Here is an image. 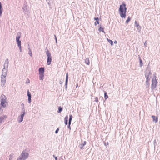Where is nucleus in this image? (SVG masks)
<instances>
[{
    "label": "nucleus",
    "instance_id": "nucleus-1",
    "mask_svg": "<svg viewBox=\"0 0 160 160\" xmlns=\"http://www.w3.org/2000/svg\"><path fill=\"white\" fill-rule=\"evenodd\" d=\"M127 10L126 4L123 2L120 5L118 9L119 13L122 19L126 18Z\"/></svg>",
    "mask_w": 160,
    "mask_h": 160
},
{
    "label": "nucleus",
    "instance_id": "nucleus-2",
    "mask_svg": "<svg viewBox=\"0 0 160 160\" xmlns=\"http://www.w3.org/2000/svg\"><path fill=\"white\" fill-rule=\"evenodd\" d=\"M45 50H47L46 55L47 58V64L48 65H50L51 64L52 61L51 54L50 52L49 51L47 47L46 48Z\"/></svg>",
    "mask_w": 160,
    "mask_h": 160
},
{
    "label": "nucleus",
    "instance_id": "nucleus-3",
    "mask_svg": "<svg viewBox=\"0 0 160 160\" xmlns=\"http://www.w3.org/2000/svg\"><path fill=\"white\" fill-rule=\"evenodd\" d=\"M28 153H26L22 152L20 156L17 158V160H26L28 157Z\"/></svg>",
    "mask_w": 160,
    "mask_h": 160
},
{
    "label": "nucleus",
    "instance_id": "nucleus-4",
    "mask_svg": "<svg viewBox=\"0 0 160 160\" xmlns=\"http://www.w3.org/2000/svg\"><path fill=\"white\" fill-rule=\"evenodd\" d=\"M39 78L40 80H43L44 79L45 68L44 67H41L39 68Z\"/></svg>",
    "mask_w": 160,
    "mask_h": 160
},
{
    "label": "nucleus",
    "instance_id": "nucleus-5",
    "mask_svg": "<svg viewBox=\"0 0 160 160\" xmlns=\"http://www.w3.org/2000/svg\"><path fill=\"white\" fill-rule=\"evenodd\" d=\"M6 97L5 95L2 94L1 97V106L2 107L4 108L6 107L5 103L6 102Z\"/></svg>",
    "mask_w": 160,
    "mask_h": 160
},
{
    "label": "nucleus",
    "instance_id": "nucleus-6",
    "mask_svg": "<svg viewBox=\"0 0 160 160\" xmlns=\"http://www.w3.org/2000/svg\"><path fill=\"white\" fill-rule=\"evenodd\" d=\"M156 74V73H155V79L153 78L152 80V83L151 84V89L152 90H153L156 88L157 86V83H158L157 79H156V76L155 75Z\"/></svg>",
    "mask_w": 160,
    "mask_h": 160
},
{
    "label": "nucleus",
    "instance_id": "nucleus-7",
    "mask_svg": "<svg viewBox=\"0 0 160 160\" xmlns=\"http://www.w3.org/2000/svg\"><path fill=\"white\" fill-rule=\"evenodd\" d=\"M5 67V65H4V68L2 70L1 75V77H3L4 78H5L7 75V72L8 71V68H6V69Z\"/></svg>",
    "mask_w": 160,
    "mask_h": 160
},
{
    "label": "nucleus",
    "instance_id": "nucleus-8",
    "mask_svg": "<svg viewBox=\"0 0 160 160\" xmlns=\"http://www.w3.org/2000/svg\"><path fill=\"white\" fill-rule=\"evenodd\" d=\"M25 114L24 113H21L20 116H19L18 118V121L19 122H22L23 120V118Z\"/></svg>",
    "mask_w": 160,
    "mask_h": 160
},
{
    "label": "nucleus",
    "instance_id": "nucleus-9",
    "mask_svg": "<svg viewBox=\"0 0 160 160\" xmlns=\"http://www.w3.org/2000/svg\"><path fill=\"white\" fill-rule=\"evenodd\" d=\"M28 6L27 3L26 2H24L23 4V7L22 8V9L25 13L26 14L27 13L28 11Z\"/></svg>",
    "mask_w": 160,
    "mask_h": 160
},
{
    "label": "nucleus",
    "instance_id": "nucleus-10",
    "mask_svg": "<svg viewBox=\"0 0 160 160\" xmlns=\"http://www.w3.org/2000/svg\"><path fill=\"white\" fill-rule=\"evenodd\" d=\"M27 96L28 97V102L29 104L31 102V94L28 90L27 91Z\"/></svg>",
    "mask_w": 160,
    "mask_h": 160
},
{
    "label": "nucleus",
    "instance_id": "nucleus-11",
    "mask_svg": "<svg viewBox=\"0 0 160 160\" xmlns=\"http://www.w3.org/2000/svg\"><path fill=\"white\" fill-rule=\"evenodd\" d=\"M135 26L137 27L138 32H140L141 30V27L140 26L139 23H137L136 21L135 22Z\"/></svg>",
    "mask_w": 160,
    "mask_h": 160
},
{
    "label": "nucleus",
    "instance_id": "nucleus-12",
    "mask_svg": "<svg viewBox=\"0 0 160 160\" xmlns=\"http://www.w3.org/2000/svg\"><path fill=\"white\" fill-rule=\"evenodd\" d=\"M102 24H100L98 26V27L99 28L98 29V31L99 32H102L104 33H105V32H104V28L102 27Z\"/></svg>",
    "mask_w": 160,
    "mask_h": 160
},
{
    "label": "nucleus",
    "instance_id": "nucleus-13",
    "mask_svg": "<svg viewBox=\"0 0 160 160\" xmlns=\"http://www.w3.org/2000/svg\"><path fill=\"white\" fill-rule=\"evenodd\" d=\"M1 81L2 82L1 86L2 87H4L6 82L5 78H4L3 77H1Z\"/></svg>",
    "mask_w": 160,
    "mask_h": 160
},
{
    "label": "nucleus",
    "instance_id": "nucleus-14",
    "mask_svg": "<svg viewBox=\"0 0 160 160\" xmlns=\"http://www.w3.org/2000/svg\"><path fill=\"white\" fill-rule=\"evenodd\" d=\"M86 141H84L82 143L80 144L79 146L81 149H83V147L86 144Z\"/></svg>",
    "mask_w": 160,
    "mask_h": 160
},
{
    "label": "nucleus",
    "instance_id": "nucleus-15",
    "mask_svg": "<svg viewBox=\"0 0 160 160\" xmlns=\"http://www.w3.org/2000/svg\"><path fill=\"white\" fill-rule=\"evenodd\" d=\"M8 58H6L5 60L4 65H5V67L6 66L7 68H8Z\"/></svg>",
    "mask_w": 160,
    "mask_h": 160
},
{
    "label": "nucleus",
    "instance_id": "nucleus-16",
    "mask_svg": "<svg viewBox=\"0 0 160 160\" xmlns=\"http://www.w3.org/2000/svg\"><path fill=\"white\" fill-rule=\"evenodd\" d=\"M138 58L139 59V67H142L143 65V63L142 60L141 58L139 55H138Z\"/></svg>",
    "mask_w": 160,
    "mask_h": 160
},
{
    "label": "nucleus",
    "instance_id": "nucleus-17",
    "mask_svg": "<svg viewBox=\"0 0 160 160\" xmlns=\"http://www.w3.org/2000/svg\"><path fill=\"white\" fill-rule=\"evenodd\" d=\"M152 117L153 119V121L155 122L156 123L158 121V118L157 117H156L155 116L152 115Z\"/></svg>",
    "mask_w": 160,
    "mask_h": 160
},
{
    "label": "nucleus",
    "instance_id": "nucleus-18",
    "mask_svg": "<svg viewBox=\"0 0 160 160\" xmlns=\"http://www.w3.org/2000/svg\"><path fill=\"white\" fill-rule=\"evenodd\" d=\"M6 118V116L4 115H3L1 116L0 117V123H1L2 121Z\"/></svg>",
    "mask_w": 160,
    "mask_h": 160
},
{
    "label": "nucleus",
    "instance_id": "nucleus-19",
    "mask_svg": "<svg viewBox=\"0 0 160 160\" xmlns=\"http://www.w3.org/2000/svg\"><path fill=\"white\" fill-rule=\"evenodd\" d=\"M21 38V33L18 32L17 33V35L16 37V40H20V39Z\"/></svg>",
    "mask_w": 160,
    "mask_h": 160
},
{
    "label": "nucleus",
    "instance_id": "nucleus-20",
    "mask_svg": "<svg viewBox=\"0 0 160 160\" xmlns=\"http://www.w3.org/2000/svg\"><path fill=\"white\" fill-rule=\"evenodd\" d=\"M104 98L105 100H106L108 98L107 93L106 91H104Z\"/></svg>",
    "mask_w": 160,
    "mask_h": 160
},
{
    "label": "nucleus",
    "instance_id": "nucleus-21",
    "mask_svg": "<svg viewBox=\"0 0 160 160\" xmlns=\"http://www.w3.org/2000/svg\"><path fill=\"white\" fill-rule=\"evenodd\" d=\"M63 107H61V106H59L58 108V112L60 113H61L63 110Z\"/></svg>",
    "mask_w": 160,
    "mask_h": 160
},
{
    "label": "nucleus",
    "instance_id": "nucleus-22",
    "mask_svg": "<svg viewBox=\"0 0 160 160\" xmlns=\"http://www.w3.org/2000/svg\"><path fill=\"white\" fill-rule=\"evenodd\" d=\"M69 121H68V123H69L71 124V121L73 117L71 114H70L69 115Z\"/></svg>",
    "mask_w": 160,
    "mask_h": 160
},
{
    "label": "nucleus",
    "instance_id": "nucleus-23",
    "mask_svg": "<svg viewBox=\"0 0 160 160\" xmlns=\"http://www.w3.org/2000/svg\"><path fill=\"white\" fill-rule=\"evenodd\" d=\"M107 39L108 41V42L112 46L113 45V42L112 40H110V39H108V38H107Z\"/></svg>",
    "mask_w": 160,
    "mask_h": 160
},
{
    "label": "nucleus",
    "instance_id": "nucleus-24",
    "mask_svg": "<svg viewBox=\"0 0 160 160\" xmlns=\"http://www.w3.org/2000/svg\"><path fill=\"white\" fill-rule=\"evenodd\" d=\"M85 62L87 65H89L90 64L89 60L88 58H86L85 60Z\"/></svg>",
    "mask_w": 160,
    "mask_h": 160
},
{
    "label": "nucleus",
    "instance_id": "nucleus-25",
    "mask_svg": "<svg viewBox=\"0 0 160 160\" xmlns=\"http://www.w3.org/2000/svg\"><path fill=\"white\" fill-rule=\"evenodd\" d=\"M16 42L18 47L21 46V41L20 40H16Z\"/></svg>",
    "mask_w": 160,
    "mask_h": 160
},
{
    "label": "nucleus",
    "instance_id": "nucleus-26",
    "mask_svg": "<svg viewBox=\"0 0 160 160\" xmlns=\"http://www.w3.org/2000/svg\"><path fill=\"white\" fill-rule=\"evenodd\" d=\"M150 80H146V87H148V88L150 86V83L149 82Z\"/></svg>",
    "mask_w": 160,
    "mask_h": 160
},
{
    "label": "nucleus",
    "instance_id": "nucleus-27",
    "mask_svg": "<svg viewBox=\"0 0 160 160\" xmlns=\"http://www.w3.org/2000/svg\"><path fill=\"white\" fill-rule=\"evenodd\" d=\"M28 49L29 50L28 54L31 57H32V51H31V50L30 49L29 47H28Z\"/></svg>",
    "mask_w": 160,
    "mask_h": 160
},
{
    "label": "nucleus",
    "instance_id": "nucleus-28",
    "mask_svg": "<svg viewBox=\"0 0 160 160\" xmlns=\"http://www.w3.org/2000/svg\"><path fill=\"white\" fill-rule=\"evenodd\" d=\"M145 77L146 78V80H150V78H149V76L148 75L145 74Z\"/></svg>",
    "mask_w": 160,
    "mask_h": 160
},
{
    "label": "nucleus",
    "instance_id": "nucleus-29",
    "mask_svg": "<svg viewBox=\"0 0 160 160\" xmlns=\"http://www.w3.org/2000/svg\"><path fill=\"white\" fill-rule=\"evenodd\" d=\"M130 20H131V18L129 16L127 18L126 21L125 23H128L130 21Z\"/></svg>",
    "mask_w": 160,
    "mask_h": 160
},
{
    "label": "nucleus",
    "instance_id": "nucleus-30",
    "mask_svg": "<svg viewBox=\"0 0 160 160\" xmlns=\"http://www.w3.org/2000/svg\"><path fill=\"white\" fill-rule=\"evenodd\" d=\"M149 63L148 65V66L146 68V71L148 72L151 71V68H150V67H149Z\"/></svg>",
    "mask_w": 160,
    "mask_h": 160
},
{
    "label": "nucleus",
    "instance_id": "nucleus-31",
    "mask_svg": "<svg viewBox=\"0 0 160 160\" xmlns=\"http://www.w3.org/2000/svg\"><path fill=\"white\" fill-rule=\"evenodd\" d=\"M30 150L28 148H27L24 150L22 152H24L26 153H28L29 151Z\"/></svg>",
    "mask_w": 160,
    "mask_h": 160
},
{
    "label": "nucleus",
    "instance_id": "nucleus-32",
    "mask_svg": "<svg viewBox=\"0 0 160 160\" xmlns=\"http://www.w3.org/2000/svg\"><path fill=\"white\" fill-rule=\"evenodd\" d=\"M100 23V22H99V21H96L94 22V25L95 26H97L98 24H99Z\"/></svg>",
    "mask_w": 160,
    "mask_h": 160
},
{
    "label": "nucleus",
    "instance_id": "nucleus-33",
    "mask_svg": "<svg viewBox=\"0 0 160 160\" xmlns=\"http://www.w3.org/2000/svg\"><path fill=\"white\" fill-rule=\"evenodd\" d=\"M9 160H12L13 157V156L11 154L9 155Z\"/></svg>",
    "mask_w": 160,
    "mask_h": 160
},
{
    "label": "nucleus",
    "instance_id": "nucleus-34",
    "mask_svg": "<svg viewBox=\"0 0 160 160\" xmlns=\"http://www.w3.org/2000/svg\"><path fill=\"white\" fill-rule=\"evenodd\" d=\"M2 107L1 106V105H0V114H1L2 113L3 110L2 109Z\"/></svg>",
    "mask_w": 160,
    "mask_h": 160
},
{
    "label": "nucleus",
    "instance_id": "nucleus-35",
    "mask_svg": "<svg viewBox=\"0 0 160 160\" xmlns=\"http://www.w3.org/2000/svg\"><path fill=\"white\" fill-rule=\"evenodd\" d=\"M22 113H24V114H25V108H24V107H23V108H22Z\"/></svg>",
    "mask_w": 160,
    "mask_h": 160
},
{
    "label": "nucleus",
    "instance_id": "nucleus-36",
    "mask_svg": "<svg viewBox=\"0 0 160 160\" xmlns=\"http://www.w3.org/2000/svg\"><path fill=\"white\" fill-rule=\"evenodd\" d=\"M145 74H146L147 75H148L149 76L150 75H151L152 74V72H151V71L148 72H147L145 73Z\"/></svg>",
    "mask_w": 160,
    "mask_h": 160
},
{
    "label": "nucleus",
    "instance_id": "nucleus-37",
    "mask_svg": "<svg viewBox=\"0 0 160 160\" xmlns=\"http://www.w3.org/2000/svg\"><path fill=\"white\" fill-rule=\"evenodd\" d=\"M64 120H68V115H66L65 118H64Z\"/></svg>",
    "mask_w": 160,
    "mask_h": 160
},
{
    "label": "nucleus",
    "instance_id": "nucleus-38",
    "mask_svg": "<svg viewBox=\"0 0 160 160\" xmlns=\"http://www.w3.org/2000/svg\"><path fill=\"white\" fill-rule=\"evenodd\" d=\"M63 80L62 79H61L59 81V84H62L63 83Z\"/></svg>",
    "mask_w": 160,
    "mask_h": 160
},
{
    "label": "nucleus",
    "instance_id": "nucleus-39",
    "mask_svg": "<svg viewBox=\"0 0 160 160\" xmlns=\"http://www.w3.org/2000/svg\"><path fill=\"white\" fill-rule=\"evenodd\" d=\"M94 19L96 21H99V18L98 17H95L94 18Z\"/></svg>",
    "mask_w": 160,
    "mask_h": 160
},
{
    "label": "nucleus",
    "instance_id": "nucleus-40",
    "mask_svg": "<svg viewBox=\"0 0 160 160\" xmlns=\"http://www.w3.org/2000/svg\"><path fill=\"white\" fill-rule=\"evenodd\" d=\"M68 85V83H65V88L66 90H67V89Z\"/></svg>",
    "mask_w": 160,
    "mask_h": 160
},
{
    "label": "nucleus",
    "instance_id": "nucleus-41",
    "mask_svg": "<svg viewBox=\"0 0 160 160\" xmlns=\"http://www.w3.org/2000/svg\"><path fill=\"white\" fill-rule=\"evenodd\" d=\"M59 131V128H58L55 131V133L56 134H57L58 132V131Z\"/></svg>",
    "mask_w": 160,
    "mask_h": 160
},
{
    "label": "nucleus",
    "instance_id": "nucleus-42",
    "mask_svg": "<svg viewBox=\"0 0 160 160\" xmlns=\"http://www.w3.org/2000/svg\"><path fill=\"white\" fill-rule=\"evenodd\" d=\"M71 124L68 123V128L70 130L71 129L70 125Z\"/></svg>",
    "mask_w": 160,
    "mask_h": 160
},
{
    "label": "nucleus",
    "instance_id": "nucleus-43",
    "mask_svg": "<svg viewBox=\"0 0 160 160\" xmlns=\"http://www.w3.org/2000/svg\"><path fill=\"white\" fill-rule=\"evenodd\" d=\"M95 100H94L95 102H98V98L97 97H96L95 98Z\"/></svg>",
    "mask_w": 160,
    "mask_h": 160
},
{
    "label": "nucleus",
    "instance_id": "nucleus-44",
    "mask_svg": "<svg viewBox=\"0 0 160 160\" xmlns=\"http://www.w3.org/2000/svg\"><path fill=\"white\" fill-rule=\"evenodd\" d=\"M64 123L65 125H67L68 124V121L67 120H64Z\"/></svg>",
    "mask_w": 160,
    "mask_h": 160
},
{
    "label": "nucleus",
    "instance_id": "nucleus-45",
    "mask_svg": "<svg viewBox=\"0 0 160 160\" xmlns=\"http://www.w3.org/2000/svg\"><path fill=\"white\" fill-rule=\"evenodd\" d=\"M18 47L19 48L20 52H22L21 46H18Z\"/></svg>",
    "mask_w": 160,
    "mask_h": 160
},
{
    "label": "nucleus",
    "instance_id": "nucleus-46",
    "mask_svg": "<svg viewBox=\"0 0 160 160\" xmlns=\"http://www.w3.org/2000/svg\"><path fill=\"white\" fill-rule=\"evenodd\" d=\"M68 72H67L66 74V79H68Z\"/></svg>",
    "mask_w": 160,
    "mask_h": 160
},
{
    "label": "nucleus",
    "instance_id": "nucleus-47",
    "mask_svg": "<svg viewBox=\"0 0 160 160\" xmlns=\"http://www.w3.org/2000/svg\"><path fill=\"white\" fill-rule=\"evenodd\" d=\"M30 83V80L28 78V79L27 81L26 82V83L28 84Z\"/></svg>",
    "mask_w": 160,
    "mask_h": 160
},
{
    "label": "nucleus",
    "instance_id": "nucleus-48",
    "mask_svg": "<svg viewBox=\"0 0 160 160\" xmlns=\"http://www.w3.org/2000/svg\"><path fill=\"white\" fill-rule=\"evenodd\" d=\"M53 157L54 158L55 160H57V157L56 156L54 155H53Z\"/></svg>",
    "mask_w": 160,
    "mask_h": 160
},
{
    "label": "nucleus",
    "instance_id": "nucleus-49",
    "mask_svg": "<svg viewBox=\"0 0 160 160\" xmlns=\"http://www.w3.org/2000/svg\"><path fill=\"white\" fill-rule=\"evenodd\" d=\"M104 144L105 146L108 145V142H105L104 143Z\"/></svg>",
    "mask_w": 160,
    "mask_h": 160
},
{
    "label": "nucleus",
    "instance_id": "nucleus-50",
    "mask_svg": "<svg viewBox=\"0 0 160 160\" xmlns=\"http://www.w3.org/2000/svg\"><path fill=\"white\" fill-rule=\"evenodd\" d=\"M68 79H66L65 83H68Z\"/></svg>",
    "mask_w": 160,
    "mask_h": 160
},
{
    "label": "nucleus",
    "instance_id": "nucleus-51",
    "mask_svg": "<svg viewBox=\"0 0 160 160\" xmlns=\"http://www.w3.org/2000/svg\"><path fill=\"white\" fill-rule=\"evenodd\" d=\"M54 38H55V41H57V38L56 37V36L55 35H54Z\"/></svg>",
    "mask_w": 160,
    "mask_h": 160
},
{
    "label": "nucleus",
    "instance_id": "nucleus-52",
    "mask_svg": "<svg viewBox=\"0 0 160 160\" xmlns=\"http://www.w3.org/2000/svg\"><path fill=\"white\" fill-rule=\"evenodd\" d=\"M48 4L49 5V6H51V3H50V1L48 2Z\"/></svg>",
    "mask_w": 160,
    "mask_h": 160
},
{
    "label": "nucleus",
    "instance_id": "nucleus-53",
    "mask_svg": "<svg viewBox=\"0 0 160 160\" xmlns=\"http://www.w3.org/2000/svg\"><path fill=\"white\" fill-rule=\"evenodd\" d=\"M114 42L115 44H116L117 43V42L116 40H115V41H114Z\"/></svg>",
    "mask_w": 160,
    "mask_h": 160
},
{
    "label": "nucleus",
    "instance_id": "nucleus-54",
    "mask_svg": "<svg viewBox=\"0 0 160 160\" xmlns=\"http://www.w3.org/2000/svg\"><path fill=\"white\" fill-rule=\"evenodd\" d=\"M21 106H23V107H24V104L23 103H22V104H21Z\"/></svg>",
    "mask_w": 160,
    "mask_h": 160
},
{
    "label": "nucleus",
    "instance_id": "nucleus-55",
    "mask_svg": "<svg viewBox=\"0 0 160 160\" xmlns=\"http://www.w3.org/2000/svg\"><path fill=\"white\" fill-rule=\"evenodd\" d=\"M46 0V2H47L48 1H50V0Z\"/></svg>",
    "mask_w": 160,
    "mask_h": 160
},
{
    "label": "nucleus",
    "instance_id": "nucleus-56",
    "mask_svg": "<svg viewBox=\"0 0 160 160\" xmlns=\"http://www.w3.org/2000/svg\"><path fill=\"white\" fill-rule=\"evenodd\" d=\"M78 84H77V85H76V88H77L78 87Z\"/></svg>",
    "mask_w": 160,
    "mask_h": 160
},
{
    "label": "nucleus",
    "instance_id": "nucleus-57",
    "mask_svg": "<svg viewBox=\"0 0 160 160\" xmlns=\"http://www.w3.org/2000/svg\"><path fill=\"white\" fill-rule=\"evenodd\" d=\"M55 42H56V43L57 44L58 43L57 40V41H55Z\"/></svg>",
    "mask_w": 160,
    "mask_h": 160
},
{
    "label": "nucleus",
    "instance_id": "nucleus-58",
    "mask_svg": "<svg viewBox=\"0 0 160 160\" xmlns=\"http://www.w3.org/2000/svg\"><path fill=\"white\" fill-rule=\"evenodd\" d=\"M144 45L145 46L146 45V44H145V43H144Z\"/></svg>",
    "mask_w": 160,
    "mask_h": 160
},
{
    "label": "nucleus",
    "instance_id": "nucleus-59",
    "mask_svg": "<svg viewBox=\"0 0 160 160\" xmlns=\"http://www.w3.org/2000/svg\"><path fill=\"white\" fill-rule=\"evenodd\" d=\"M144 45L145 46L146 45V44H145V43H144Z\"/></svg>",
    "mask_w": 160,
    "mask_h": 160
},
{
    "label": "nucleus",
    "instance_id": "nucleus-60",
    "mask_svg": "<svg viewBox=\"0 0 160 160\" xmlns=\"http://www.w3.org/2000/svg\"><path fill=\"white\" fill-rule=\"evenodd\" d=\"M28 46H29V44H28Z\"/></svg>",
    "mask_w": 160,
    "mask_h": 160
}]
</instances>
